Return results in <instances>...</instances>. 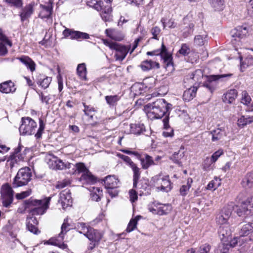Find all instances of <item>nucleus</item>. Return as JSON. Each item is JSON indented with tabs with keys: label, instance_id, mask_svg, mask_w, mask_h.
Listing matches in <instances>:
<instances>
[{
	"label": "nucleus",
	"instance_id": "obj_61",
	"mask_svg": "<svg viewBox=\"0 0 253 253\" xmlns=\"http://www.w3.org/2000/svg\"><path fill=\"white\" fill-rule=\"evenodd\" d=\"M220 252L222 253H227L231 247H230L229 243L224 240V241H222V243L220 247Z\"/></svg>",
	"mask_w": 253,
	"mask_h": 253
},
{
	"label": "nucleus",
	"instance_id": "obj_56",
	"mask_svg": "<svg viewBox=\"0 0 253 253\" xmlns=\"http://www.w3.org/2000/svg\"><path fill=\"white\" fill-rule=\"evenodd\" d=\"M58 159L56 157H52V158L49 159L47 164L50 169H56Z\"/></svg>",
	"mask_w": 253,
	"mask_h": 253
},
{
	"label": "nucleus",
	"instance_id": "obj_20",
	"mask_svg": "<svg viewBox=\"0 0 253 253\" xmlns=\"http://www.w3.org/2000/svg\"><path fill=\"white\" fill-rule=\"evenodd\" d=\"M142 168L144 169H148L150 166L157 165L158 163L155 162L152 157L147 154H145L143 157H141L139 160Z\"/></svg>",
	"mask_w": 253,
	"mask_h": 253
},
{
	"label": "nucleus",
	"instance_id": "obj_58",
	"mask_svg": "<svg viewBox=\"0 0 253 253\" xmlns=\"http://www.w3.org/2000/svg\"><path fill=\"white\" fill-rule=\"evenodd\" d=\"M178 52L180 54L183 55V56L187 55L190 53V48L189 45L186 43L182 44Z\"/></svg>",
	"mask_w": 253,
	"mask_h": 253
},
{
	"label": "nucleus",
	"instance_id": "obj_35",
	"mask_svg": "<svg viewBox=\"0 0 253 253\" xmlns=\"http://www.w3.org/2000/svg\"><path fill=\"white\" fill-rule=\"evenodd\" d=\"M42 10L40 13V16L42 18H49L52 13V6L51 5H41Z\"/></svg>",
	"mask_w": 253,
	"mask_h": 253
},
{
	"label": "nucleus",
	"instance_id": "obj_63",
	"mask_svg": "<svg viewBox=\"0 0 253 253\" xmlns=\"http://www.w3.org/2000/svg\"><path fill=\"white\" fill-rule=\"evenodd\" d=\"M189 189L190 184L188 182L186 185H183L180 187L179 190L180 194L183 196H185L189 192Z\"/></svg>",
	"mask_w": 253,
	"mask_h": 253
},
{
	"label": "nucleus",
	"instance_id": "obj_9",
	"mask_svg": "<svg viewBox=\"0 0 253 253\" xmlns=\"http://www.w3.org/2000/svg\"><path fill=\"white\" fill-rule=\"evenodd\" d=\"M13 190L8 184L2 185L1 189V199L3 206L8 207L13 200Z\"/></svg>",
	"mask_w": 253,
	"mask_h": 253
},
{
	"label": "nucleus",
	"instance_id": "obj_14",
	"mask_svg": "<svg viewBox=\"0 0 253 253\" xmlns=\"http://www.w3.org/2000/svg\"><path fill=\"white\" fill-rule=\"evenodd\" d=\"M238 92L235 89H231L224 93L222 96V101L225 103L231 104L237 97Z\"/></svg>",
	"mask_w": 253,
	"mask_h": 253
},
{
	"label": "nucleus",
	"instance_id": "obj_37",
	"mask_svg": "<svg viewBox=\"0 0 253 253\" xmlns=\"http://www.w3.org/2000/svg\"><path fill=\"white\" fill-rule=\"evenodd\" d=\"M210 3L215 11L222 10L224 7L223 0H211Z\"/></svg>",
	"mask_w": 253,
	"mask_h": 253
},
{
	"label": "nucleus",
	"instance_id": "obj_21",
	"mask_svg": "<svg viewBox=\"0 0 253 253\" xmlns=\"http://www.w3.org/2000/svg\"><path fill=\"white\" fill-rule=\"evenodd\" d=\"M209 133L211 135V141L212 142L217 141L225 136V131L224 128H217L215 129L212 130L209 132Z\"/></svg>",
	"mask_w": 253,
	"mask_h": 253
},
{
	"label": "nucleus",
	"instance_id": "obj_22",
	"mask_svg": "<svg viewBox=\"0 0 253 253\" xmlns=\"http://www.w3.org/2000/svg\"><path fill=\"white\" fill-rule=\"evenodd\" d=\"M248 33L247 27L245 26H238L232 32V36L234 38L242 39Z\"/></svg>",
	"mask_w": 253,
	"mask_h": 253
},
{
	"label": "nucleus",
	"instance_id": "obj_54",
	"mask_svg": "<svg viewBox=\"0 0 253 253\" xmlns=\"http://www.w3.org/2000/svg\"><path fill=\"white\" fill-rule=\"evenodd\" d=\"M192 76L193 80L197 82H200L203 77V71L201 69L195 70V71L192 73Z\"/></svg>",
	"mask_w": 253,
	"mask_h": 253
},
{
	"label": "nucleus",
	"instance_id": "obj_40",
	"mask_svg": "<svg viewBox=\"0 0 253 253\" xmlns=\"http://www.w3.org/2000/svg\"><path fill=\"white\" fill-rule=\"evenodd\" d=\"M40 98L42 103L46 105L51 103L54 100V96L52 95L48 94L44 95L42 92H38Z\"/></svg>",
	"mask_w": 253,
	"mask_h": 253
},
{
	"label": "nucleus",
	"instance_id": "obj_2",
	"mask_svg": "<svg viewBox=\"0 0 253 253\" xmlns=\"http://www.w3.org/2000/svg\"><path fill=\"white\" fill-rule=\"evenodd\" d=\"M51 198L47 197L42 200H37L30 198L24 203L25 210L29 209L30 212L33 215H42L48 208Z\"/></svg>",
	"mask_w": 253,
	"mask_h": 253
},
{
	"label": "nucleus",
	"instance_id": "obj_45",
	"mask_svg": "<svg viewBox=\"0 0 253 253\" xmlns=\"http://www.w3.org/2000/svg\"><path fill=\"white\" fill-rule=\"evenodd\" d=\"M80 180L84 181L87 183H90L94 181V178L88 170L82 174L80 177Z\"/></svg>",
	"mask_w": 253,
	"mask_h": 253
},
{
	"label": "nucleus",
	"instance_id": "obj_59",
	"mask_svg": "<svg viewBox=\"0 0 253 253\" xmlns=\"http://www.w3.org/2000/svg\"><path fill=\"white\" fill-rule=\"evenodd\" d=\"M76 170L78 171V173H84L88 170L84 164L82 163H79L76 164L75 166Z\"/></svg>",
	"mask_w": 253,
	"mask_h": 253
},
{
	"label": "nucleus",
	"instance_id": "obj_36",
	"mask_svg": "<svg viewBox=\"0 0 253 253\" xmlns=\"http://www.w3.org/2000/svg\"><path fill=\"white\" fill-rule=\"evenodd\" d=\"M165 64V67L167 69L169 67L173 68V63L172 62V56L168 51H167L162 57Z\"/></svg>",
	"mask_w": 253,
	"mask_h": 253
},
{
	"label": "nucleus",
	"instance_id": "obj_24",
	"mask_svg": "<svg viewBox=\"0 0 253 253\" xmlns=\"http://www.w3.org/2000/svg\"><path fill=\"white\" fill-rule=\"evenodd\" d=\"M242 186L245 188L253 187V171L247 173L241 182Z\"/></svg>",
	"mask_w": 253,
	"mask_h": 253
},
{
	"label": "nucleus",
	"instance_id": "obj_18",
	"mask_svg": "<svg viewBox=\"0 0 253 253\" xmlns=\"http://www.w3.org/2000/svg\"><path fill=\"white\" fill-rule=\"evenodd\" d=\"M218 234L222 241H227L231 235V231L228 225H221L218 230Z\"/></svg>",
	"mask_w": 253,
	"mask_h": 253
},
{
	"label": "nucleus",
	"instance_id": "obj_10",
	"mask_svg": "<svg viewBox=\"0 0 253 253\" xmlns=\"http://www.w3.org/2000/svg\"><path fill=\"white\" fill-rule=\"evenodd\" d=\"M239 239L242 237H246V242L253 241V226L251 223H248L243 225L239 232Z\"/></svg>",
	"mask_w": 253,
	"mask_h": 253
},
{
	"label": "nucleus",
	"instance_id": "obj_4",
	"mask_svg": "<svg viewBox=\"0 0 253 253\" xmlns=\"http://www.w3.org/2000/svg\"><path fill=\"white\" fill-rule=\"evenodd\" d=\"M102 42L111 49L116 50V53L115 55L116 59L121 61L125 58L130 47V45L128 46L123 45L106 39H102Z\"/></svg>",
	"mask_w": 253,
	"mask_h": 253
},
{
	"label": "nucleus",
	"instance_id": "obj_5",
	"mask_svg": "<svg viewBox=\"0 0 253 253\" xmlns=\"http://www.w3.org/2000/svg\"><path fill=\"white\" fill-rule=\"evenodd\" d=\"M152 181L156 185L158 191L168 192L171 189L169 176L156 175L152 178Z\"/></svg>",
	"mask_w": 253,
	"mask_h": 253
},
{
	"label": "nucleus",
	"instance_id": "obj_15",
	"mask_svg": "<svg viewBox=\"0 0 253 253\" xmlns=\"http://www.w3.org/2000/svg\"><path fill=\"white\" fill-rule=\"evenodd\" d=\"M16 88L14 83L11 81H7L0 84V91L4 93H13Z\"/></svg>",
	"mask_w": 253,
	"mask_h": 253
},
{
	"label": "nucleus",
	"instance_id": "obj_39",
	"mask_svg": "<svg viewBox=\"0 0 253 253\" xmlns=\"http://www.w3.org/2000/svg\"><path fill=\"white\" fill-rule=\"evenodd\" d=\"M51 81L52 78L51 77H45L43 79L41 78L39 79L37 82V84L42 88L46 89L49 86Z\"/></svg>",
	"mask_w": 253,
	"mask_h": 253
},
{
	"label": "nucleus",
	"instance_id": "obj_47",
	"mask_svg": "<svg viewBox=\"0 0 253 253\" xmlns=\"http://www.w3.org/2000/svg\"><path fill=\"white\" fill-rule=\"evenodd\" d=\"M184 156V152L181 150L175 152L171 157V159L176 164H179L180 160Z\"/></svg>",
	"mask_w": 253,
	"mask_h": 253
},
{
	"label": "nucleus",
	"instance_id": "obj_62",
	"mask_svg": "<svg viewBox=\"0 0 253 253\" xmlns=\"http://www.w3.org/2000/svg\"><path fill=\"white\" fill-rule=\"evenodd\" d=\"M161 21L163 24L164 28H165L166 26H168L170 28H173L176 26V24L174 23V21L171 19L169 20L167 23H166V19L165 18H162Z\"/></svg>",
	"mask_w": 253,
	"mask_h": 253
},
{
	"label": "nucleus",
	"instance_id": "obj_57",
	"mask_svg": "<svg viewBox=\"0 0 253 253\" xmlns=\"http://www.w3.org/2000/svg\"><path fill=\"white\" fill-rule=\"evenodd\" d=\"M0 41L1 42L4 43L10 47L12 46L11 42L8 39L7 37L3 34L2 30L0 28Z\"/></svg>",
	"mask_w": 253,
	"mask_h": 253
},
{
	"label": "nucleus",
	"instance_id": "obj_38",
	"mask_svg": "<svg viewBox=\"0 0 253 253\" xmlns=\"http://www.w3.org/2000/svg\"><path fill=\"white\" fill-rule=\"evenodd\" d=\"M91 227L87 225L84 222H78L76 225V228L78 230L79 232L81 234H83L85 236Z\"/></svg>",
	"mask_w": 253,
	"mask_h": 253
},
{
	"label": "nucleus",
	"instance_id": "obj_49",
	"mask_svg": "<svg viewBox=\"0 0 253 253\" xmlns=\"http://www.w3.org/2000/svg\"><path fill=\"white\" fill-rule=\"evenodd\" d=\"M45 128V124L42 119H39V127L36 133H35V137L37 139L41 138L43 131Z\"/></svg>",
	"mask_w": 253,
	"mask_h": 253
},
{
	"label": "nucleus",
	"instance_id": "obj_17",
	"mask_svg": "<svg viewBox=\"0 0 253 253\" xmlns=\"http://www.w3.org/2000/svg\"><path fill=\"white\" fill-rule=\"evenodd\" d=\"M17 59L22 63L31 72H33L35 71L36 64L34 61L28 56H22L21 57H17Z\"/></svg>",
	"mask_w": 253,
	"mask_h": 253
},
{
	"label": "nucleus",
	"instance_id": "obj_46",
	"mask_svg": "<svg viewBox=\"0 0 253 253\" xmlns=\"http://www.w3.org/2000/svg\"><path fill=\"white\" fill-rule=\"evenodd\" d=\"M116 30L113 29H107L105 30V33L107 36L110 37L111 39L118 41H120L123 39V36H120L119 37H115L114 33Z\"/></svg>",
	"mask_w": 253,
	"mask_h": 253
},
{
	"label": "nucleus",
	"instance_id": "obj_6",
	"mask_svg": "<svg viewBox=\"0 0 253 253\" xmlns=\"http://www.w3.org/2000/svg\"><path fill=\"white\" fill-rule=\"evenodd\" d=\"M37 127L36 122L31 118H22L19 131L21 134L23 135H32L35 133Z\"/></svg>",
	"mask_w": 253,
	"mask_h": 253
},
{
	"label": "nucleus",
	"instance_id": "obj_44",
	"mask_svg": "<svg viewBox=\"0 0 253 253\" xmlns=\"http://www.w3.org/2000/svg\"><path fill=\"white\" fill-rule=\"evenodd\" d=\"M141 217V216H137L134 218L131 219L130 220L126 229L127 232H130L134 230L136 227L137 221Z\"/></svg>",
	"mask_w": 253,
	"mask_h": 253
},
{
	"label": "nucleus",
	"instance_id": "obj_16",
	"mask_svg": "<svg viewBox=\"0 0 253 253\" xmlns=\"http://www.w3.org/2000/svg\"><path fill=\"white\" fill-rule=\"evenodd\" d=\"M104 181L106 189H115L119 186V181L115 176L108 175Z\"/></svg>",
	"mask_w": 253,
	"mask_h": 253
},
{
	"label": "nucleus",
	"instance_id": "obj_29",
	"mask_svg": "<svg viewBox=\"0 0 253 253\" xmlns=\"http://www.w3.org/2000/svg\"><path fill=\"white\" fill-rule=\"evenodd\" d=\"M120 99L121 96L117 94L114 95H107L105 97V99L107 104L111 107L116 106Z\"/></svg>",
	"mask_w": 253,
	"mask_h": 253
},
{
	"label": "nucleus",
	"instance_id": "obj_31",
	"mask_svg": "<svg viewBox=\"0 0 253 253\" xmlns=\"http://www.w3.org/2000/svg\"><path fill=\"white\" fill-rule=\"evenodd\" d=\"M133 171V187L136 188L138 180L140 177L141 171L140 169L139 168L136 164L134 165L133 167L130 168Z\"/></svg>",
	"mask_w": 253,
	"mask_h": 253
},
{
	"label": "nucleus",
	"instance_id": "obj_51",
	"mask_svg": "<svg viewBox=\"0 0 253 253\" xmlns=\"http://www.w3.org/2000/svg\"><path fill=\"white\" fill-rule=\"evenodd\" d=\"M117 156L120 159H122L130 168H131L135 165V164L132 161L131 159L127 156L121 154H118Z\"/></svg>",
	"mask_w": 253,
	"mask_h": 253
},
{
	"label": "nucleus",
	"instance_id": "obj_34",
	"mask_svg": "<svg viewBox=\"0 0 253 253\" xmlns=\"http://www.w3.org/2000/svg\"><path fill=\"white\" fill-rule=\"evenodd\" d=\"M167 51V48L166 46L164 45V44L163 43L162 44L161 48L158 49L156 50H154L152 51H148L146 54L147 55H150V56L160 55L162 58Z\"/></svg>",
	"mask_w": 253,
	"mask_h": 253
},
{
	"label": "nucleus",
	"instance_id": "obj_50",
	"mask_svg": "<svg viewBox=\"0 0 253 253\" xmlns=\"http://www.w3.org/2000/svg\"><path fill=\"white\" fill-rule=\"evenodd\" d=\"M102 190L99 188L96 187L94 188V191L91 193V197L93 201L98 202L100 200V193L102 192Z\"/></svg>",
	"mask_w": 253,
	"mask_h": 253
},
{
	"label": "nucleus",
	"instance_id": "obj_60",
	"mask_svg": "<svg viewBox=\"0 0 253 253\" xmlns=\"http://www.w3.org/2000/svg\"><path fill=\"white\" fill-rule=\"evenodd\" d=\"M61 231L58 237H64V235L70 230L69 224L64 222L61 228Z\"/></svg>",
	"mask_w": 253,
	"mask_h": 253
},
{
	"label": "nucleus",
	"instance_id": "obj_30",
	"mask_svg": "<svg viewBox=\"0 0 253 253\" xmlns=\"http://www.w3.org/2000/svg\"><path fill=\"white\" fill-rule=\"evenodd\" d=\"M77 72L78 75L80 77V79L84 80L86 81L87 78H86V68L85 64L84 63H81L79 64L78 65L77 68Z\"/></svg>",
	"mask_w": 253,
	"mask_h": 253
},
{
	"label": "nucleus",
	"instance_id": "obj_23",
	"mask_svg": "<svg viewBox=\"0 0 253 253\" xmlns=\"http://www.w3.org/2000/svg\"><path fill=\"white\" fill-rule=\"evenodd\" d=\"M223 154V151L222 149H219L215 152L210 158H207L204 162V167L208 168L211 164L215 163L218 159Z\"/></svg>",
	"mask_w": 253,
	"mask_h": 253
},
{
	"label": "nucleus",
	"instance_id": "obj_25",
	"mask_svg": "<svg viewBox=\"0 0 253 253\" xmlns=\"http://www.w3.org/2000/svg\"><path fill=\"white\" fill-rule=\"evenodd\" d=\"M140 67L143 71H147L154 68L159 69L160 64L159 63L152 60H145L141 63Z\"/></svg>",
	"mask_w": 253,
	"mask_h": 253
},
{
	"label": "nucleus",
	"instance_id": "obj_43",
	"mask_svg": "<svg viewBox=\"0 0 253 253\" xmlns=\"http://www.w3.org/2000/svg\"><path fill=\"white\" fill-rule=\"evenodd\" d=\"M83 105L84 107V109L83 110V111L84 113V115L89 117V118L91 119H93V115L92 114V112H96L95 109L93 107L87 105L85 103H83Z\"/></svg>",
	"mask_w": 253,
	"mask_h": 253
},
{
	"label": "nucleus",
	"instance_id": "obj_1",
	"mask_svg": "<svg viewBox=\"0 0 253 253\" xmlns=\"http://www.w3.org/2000/svg\"><path fill=\"white\" fill-rule=\"evenodd\" d=\"M171 106L172 105L165 99L160 98L147 104L145 108L148 109L147 116L151 120L161 119L165 115L163 122L165 128H168L169 127V111Z\"/></svg>",
	"mask_w": 253,
	"mask_h": 253
},
{
	"label": "nucleus",
	"instance_id": "obj_26",
	"mask_svg": "<svg viewBox=\"0 0 253 253\" xmlns=\"http://www.w3.org/2000/svg\"><path fill=\"white\" fill-rule=\"evenodd\" d=\"M63 239L64 237L58 236L57 238H53L49 239L47 241V244L58 246L62 249H65L67 248V245L63 243Z\"/></svg>",
	"mask_w": 253,
	"mask_h": 253
},
{
	"label": "nucleus",
	"instance_id": "obj_12",
	"mask_svg": "<svg viewBox=\"0 0 253 253\" xmlns=\"http://www.w3.org/2000/svg\"><path fill=\"white\" fill-rule=\"evenodd\" d=\"M126 127L129 129L126 130V133H133L134 134H140L145 131V127L143 124H131L129 125H126Z\"/></svg>",
	"mask_w": 253,
	"mask_h": 253
},
{
	"label": "nucleus",
	"instance_id": "obj_52",
	"mask_svg": "<svg viewBox=\"0 0 253 253\" xmlns=\"http://www.w3.org/2000/svg\"><path fill=\"white\" fill-rule=\"evenodd\" d=\"M5 1L10 6L16 8L21 7L23 5L22 0H5Z\"/></svg>",
	"mask_w": 253,
	"mask_h": 253
},
{
	"label": "nucleus",
	"instance_id": "obj_28",
	"mask_svg": "<svg viewBox=\"0 0 253 253\" xmlns=\"http://www.w3.org/2000/svg\"><path fill=\"white\" fill-rule=\"evenodd\" d=\"M253 122V116H244L242 115L238 120V125L240 127H243L245 126L251 124Z\"/></svg>",
	"mask_w": 253,
	"mask_h": 253
},
{
	"label": "nucleus",
	"instance_id": "obj_19",
	"mask_svg": "<svg viewBox=\"0 0 253 253\" xmlns=\"http://www.w3.org/2000/svg\"><path fill=\"white\" fill-rule=\"evenodd\" d=\"M85 237L91 242L99 243L102 238V235L99 231L90 227Z\"/></svg>",
	"mask_w": 253,
	"mask_h": 253
},
{
	"label": "nucleus",
	"instance_id": "obj_27",
	"mask_svg": "<svg viewBox=\"0 0 253 253\" xmlns=\"http://www.w3.org/2000/svg\"><path fill=\"white\" fill-rule=\"evenodd\" d=\"M33 9L31 5H28L22 9V12L20 14L21 21L24 22L29 18L33 13Z\"/></svg>",
	"mask_w": 253,
	"mask_h": 253
},
{
	"label": "nucleus",
	"instance_id": "obj_53",
	"mask_svg": "<svg viewBox=\"0 0 253 253\" xmlns=\"http://www.w3.org/2000/svg\"><path fill=\"white\" fill-rule=\"evenodd\" d=\"M72 164L69 163H64L60 159H58L57 166L56 169L62 170L64 169H70L71 168Z\"/></svg>",
	"mask_w": 253,
	"mask_h": 253
},
{
	"label": "nucleus",
	"instance_id": "obj_13",
	"mask_svg": "<svg viewBox=\"0 0 253 253\" xmlns=\"http://www.w3.org/2000/svg\"><path fill=\"white\" fill-rule=\"evenodd\" d=\"M26 221V226L28 231L34 234H38L40 232V231L37 227V225L38 224L37 218L34 216H32L27 218Z\"/></svg>",
	"mask_w": 253,
	"mask_h": 253
},
{
	"label": "nucleus",
	"instance_id": "obj_33",
	"mask_svg": "<svg viewBox=\"0 0 253 253\" xmlns=\"http://www.w3.org/2000/svg\"><path fill=\"white\" fill-rule=\"evenodd\" d=\"M157 212L160 215H164L168 213L171 210V206L169 204H158Z\"/></svg>",
	"mask_w": 253,
	"mask_h": 253
},
{
	"label": "nucleus",
	"instance_id": "obj_3",
	"mask_svg": "<svg viewBox=\"0 0 253 253\" xmlns=\"http://www.w3.org/2000/svg\"><path fill=\"white\" fill-rule=\"evenodd\" d=\"M32 176V172L29 168L24 167L20 169L13 179V187L17 188L27 185L31 180Z\"/></svg>",
	"mask_w": 253,
	"mask_h": 253
},
{
	"label": "nucleus",
	"instance_id": "obj_48",
	"mask_svg": "<svg viewBox=\"0 0 253 253\" xmlns=\"http://www.w3.org/2000/svg\"><path fill=\"white\" fill-rule=\"evenodd\" d=\"M229 218L221 213V212L218 214L216 217V222L221 225H228L227 222L229 220Z\"/></svg>",
	"mask_w": 253,
	"mask_h": 253
},
{
	"label": "nucleus",
	"instance_id": "obj_32",
	"mask_svg": "<svg viewBox=\"0 0 253 253\" xmlns=\"http://www.w3.org/2000/svg\"><path fill=\"white\" fill-rule=\"evenodd\" d=\"M78 31L66 28L63 31L62 35L65 38H70L71 40H77Z\"/></svg>",
	"mask_w": 253,
	"mask_h": 253
},
{
	"label": "nucleus",
	"instance_id": "obj_42",
	"mask_svg": "<svg viewBox=\"0 0 253 253\" xmlns=\"http://www.w3.org/2000/svg\"><path fill=\"white\" fill-rule=\"evenodd\" d=\"M220 179L217 177H215L214 179L209 182L207 185V189L215 190L220 185Z\"/></svg>",
	"mask_w": 253,
	"mask_h": 253
},
{
	"label": "nucleus",
	"instance_id": "obj_7",
	"mask_svg": "<svg viewBox=\"0 0 253 253\" xmlns=\"http://www.w3.org/2000/svg\"><path fill=\"white\" fill-rule=\"evenodd\" d=\"M244 194H239L236 199V211L239 216L247 217L252 213V210L247 205V202L244 200Z\"/></svg>",
	"mask_w": 253,
	"mask_h": 253
},
{
	"label": "nucleus",
	"instance_id": "obj_64",
	"mask_svg": "<svg viewBox=\"0 0 253 253\" xmlns=\"http://www.w3.org/2000/svg\"><path fill=\"white\" fill-rule=\"evenodd\" d=\"M77 34V41H80L82 40H87L89 39V35L87 33L78 31Z\"/></svg>",
	"mask_w": 253,
	"mask_h": 253
},
{
	"label": "nucleus",
	"instance_id": "obj_55",
	"mask_svg": "<svg viewBox=\"0 0 253 253\" xmlns=\"http://www.w3.org/2000/svg\"><path fill=\"white\" fill-rule=\"evenodd\" d=\"M251 98L247 91H244L242 93L241 102L245 105H248L251 101Z\"/></svg>",
	"mask_w": 253,
	"mask_h": 253
},
{
	"label": "nucleus",
	"instance_id": "obj_11",
	"mask_svg": "<svg viewBox=\"0 0 253 253\" xmlns=\"http://www.w3.org/2000/svg\"><path fill=\"white\" fill-rule=\"evenodd\" d=\"M58 202L60 203L64 209L72 206V199L69 190L65 189L60 193Z\"/></svg>",
	"mask_w": 253,
	"mask_h": 253
},
{
	"label": "nucleus",
	"instance_id": "obj_8",
	"mask_svg": "<svg viewBox=\"0 0 253 253\" xmlns=\"http://www.w3.org/2000/svg\"><path fill=\"white\" fill-rule=\"evenodd\" d=\"M232 74H225L222 75H211L208 77V80L203 84V86L206 87L211 93H212L216 88V84L213 82L217 80H223V79H227L231 77Z\"/></svg>",
	"mask_w": 253,
	"mask_h": 253
},
{
	"label": "nucleus",
	"instance_id": "obj_41",
	"mask_svg": "<svg viewBox=\"0 0 253 253\" xmlns=\"http://www.w3.org/2000/svg\"><path fill=\"white\" fill-rule=\"evenodd\" d=\"M207 35L206 34L202 35H197L195 36L194 40V44L197 46H202L203 45L206 41Z\"/></svg>",
	"mask_w": 253,
	"mask_h": 253
}]
</instances>
